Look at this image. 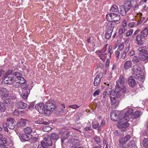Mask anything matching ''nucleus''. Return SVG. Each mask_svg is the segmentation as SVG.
<instances>
[{"label":"nucleus","instance_id":"nucleus-1","mask_svg":"<svg viewBox=\"0 0 148 148\" xmlns=\"http://www.w3.org/2000/svg\"><path fill=\"white\" fill-rule=\"evenodd\" d=\"M126 87L124 85L115 84V90L109 91V94L116 95L117 97H122L124 96V94L126 92Z\"/></svg>","mask_w":148,"mask_h":148},{"label":"nucleus","instance_id":"nucleus-2","mask_svg":"<svg viewBox=\"0 0 148 148\" xmlns=\"http://www.w3.org/2000/svg\"><path fill=\"white\" fill-rule=\"evenodd\" d=\"M110 95V100L111 103V107L114 109L116 108L119 105V101L118 99V97H116V95H114L112 94H108Z\"/></svg>","mask_w":148,"mask_h":148},{"label":"nucleus","instance_id":"nucleus-3","mask_svg":"<svg viewBox=\"0 0 148 148\" xmlns=\"http://www.w3.org/2000/svg\"><path fill=\"white\" fill-rule=\"evenodd\" d=\"M129 121L123 118L119 122L117 125L118 127L121 129V131H125L126 130V128L128 127L129 124L128 123Z\"/></svg>","mask_w":148,"mask_h":148},{"label":"nucleus","instance_id":"nucleus-4","mask_svg":"<svg viewBox=\"0 0 148 148\" xmlns=\"http://www.w3.org/2000/svg\"><path fill=\"white\" fill-rule=\"evenodd\" d=\"M131 7L130 3L128 2L120 7L119 12L123 16H125L126 14V12L129 10Z\"/></svg>","mask_w":148,"mask_h":148},{"label":"nucleus","instance_id":"nucleus-5","mask_svg":"<svg viewBox=\"0 0 148 148\" xmlns=\"http://www.w3.org/2000/svg\"><path fill=\"white\" fill-rule=\"evenodd\" d=\"M7 123L3 125L4 127L6 126H8L11 129H13L16 124V122L15 121V119L14 118H9L7 119Z\"/></svg>","mask_w":148,"mask_h":148},{"label":"nucleus","instance_id":"nucleus-6","mask_svg":"<svg viewBox=\"0 0 148 148\" xmlns=\"http://www.w3.org/2000/svg\"><path fill=\"white\" fill-rule=\"evenodd\" d=\"M56 108L55 104L52 103H47L46 106V115H49Z\"/></svg>","mask_w":148,"mask_h":148},{"label":"nucleus","instance_id":"nucleus-7","mask_svg":"<svg viewBox=\"0 0 148 148\" xmlns=\"http://www.w3.org/2000/svg\"><path fill=\"white\" fill-rule=\"evenodd\" d=\"M0 95L1 99L4 100L8 99L9 97V91L4 88H0Z\"/></svg>","mask_w":148,"mask_h":148},{"label":"nucleus","instance_id":"nucleus-8","mask_svg":"<svg viewBox=\"0 0 148 148\" xmlns=\"http://www.w3.org/2000/svg\"><path fill=\"white\" fill-rule=\"evenodd\" d=\"M35 108L40 113L46 114V106L43 103H41L36 104Z\"/></svg>","mask_w":148,"mask_h":148},{"label":"nucleus","instance_id":"nucleus-9","mask_svg":"<svg viewBox=\"0 0 148 148\" xmlns=\"http://www.w3.org/2000/svg\"><path fill=\"white\" fill-rule=\"evenodd\" d=\"M136 43L138 45L141 46L145 42V38L140 34L137 35L135 38Z\"/></svg>","mask_w":148,"mask_h":148},{"label":"nucleus","instance_id":"nucleus-10","mask_svg":"<svg viewBox=\"0 0 148 148\" xmlns=\"http://www.w3.org/2000/svg\"><path fill=\"white\" fill-rule=\"evenodd\" d=\"M121 112L116 110L113 111L110 114V118L112 120L114 121H116L120 119L119 114Z\"/></svg>","mask_w":148,"mask_h":148},{"label":"nucleus","instance_id":"nucleus-11","mask_svg":"<svg viewBox=\"0 0 148 148\" xmlns=\"http://www.w3.org/2000/svg\"><path fill=\"white\" fill-rule=\"evenodd\" d=\"M4 78L3 80L5 84H12L16 81V79L14 77L10 76L4 77Z\"/></svg>","mask_w":148,"mask_h":148},{"label":"nucleus","instance_id":"nucleus-12","mask_svg":"<svg viewBox=\"0 0 148 148\" xmlns=\"http://www.w3.org/2000/svg\"><path fill=\"white\" fill-rule=\"evenodd\" d=\"M126 111L124 117L123 118L125 119H127V121H129L130 118L129 116L132 114L133 112V110L131 108H127L125 109L122 110V112Z\"/></svg>","mask_w":148,"mask_h":148},{"label":"nucleus","instance_id":"nucleus-13","mask_svg":"<svg viewBox=\"0 0 148 148\" xmlns=\"http://www.w3.org/2000/svg\"><path fill=\"white\" fill-rule=\"evenodd\" d=\"M127 24L125 21L122 22V25L120 26L119 29V34H121L125 32L127 29Z\"/></svg>","mask_w":148,"mask_h":148},{"label":"nucleus","instance_id":"nucleus-14","mask_svg":"<svg viewBox=\"0 0 148 148\" xmlns=\"http://www.w3.org/2000/svg\"><path fill=\"white\" fill-rule=\"evenodd\" d=\"M103 77V74L100 73H99L96 76L95 78L94 82V86H97L99 84L101 79Z\"/></svg>","mask_w":148,"mask_h":148},{"label":"nucleus","instance_id":"nucleus-15","mask_svg":"<svg viewBox=\"0 0 148 148\" xmlns=\"http://www.w3.org/2000/svg\"><path fill=\"white\" fill-rule=\"evenodd\" d=\"M134 78L133 75H132L129 77L128 78V84L129 86L131 87H134L136 84V82L134 79Z\"/></svg>","mask_w":148,"mask_h":148},{"label":"nucleus","instance_id":"nucleus-16","mask_svg":"<svg viewBox=\"0 0 148 148\" xmlns=\"http://www.w3.org/2000/svg\"><path fill=\"white\" fill-rule=\"evenodd\" d=\"M131 138L130 135H127L121 138L119 140V142L121 145L125 144Z\"/></svg>","mask_w":148,"mask_h":148},{"label":"nucleus","instance_id":"nucleus-17","mask_svg":"<svg viewBox=\"0 0 148 148\" xmlns=\"http://www.w3.org/2000/svg\"><path fill=\"white\" fill-rule=\"evenodd\" d=\"M126 79L122 75L120 76L119 79H118L116 82V84H120L124 85L126 82Z\"/></svg>","mask_w":148,"mask_h":148},{"label":"nucleus","instance_id":"nucleus-18","mask_svg":"<svg viewBox=\"0 0 148 148\" xmlns=\"http://www.w3.org/2000/svg\"><path fill=\"white\" fill-rule=\"evenodd\" d=\"M30 136H29L25 134H20L19 137L20 140L22 142H24L27 141L30 138L32 137V135H30Z\"/></svg>","mask_w":148,"mask_h":148},{"label":"nucleus","instance_id":"nucleus-19","mask_svg":"<svg viewBox=\"0 0 148 148\" xmlns=\"http://www.w3.org/2000/svg\"><path fill=\"white\" fill-rule=\"evenodd\" d=\"M44 140L46 142L45 143L47 144V145L48 146H51L52 145V142L50 136L48 135H46L44 137Z\"/></svg>","mask_w":148,"mask_h":148},{"label":"nucleus","instance_id":"nucleus-20","mask_svg":"<svg viewBox=\"0 0 148 148\" xmlns=\"http://www.w3.org/2000/svg\"><path fill=\"white\" fill-rule=\"evenodd\" d=\"M19 94L21 97L24 99H26L28 96V92L26 90L19 89Z\"/></svg>","mask_w":148,"mask_h":148},{"label":"nucleus","instance_id":"nucleus-21","mask_svg":"<svg viewBox=\"0 0 148 148\" xmlns=\"http://www.w3.org/2000/svg\"><path fill=\"white\" fill-rule=\"evenodd\" d=\"M28 121V120L21 119L17 123V126L18 127L24 126L26 125L27 122Z\"/></svg>","mask_w":148,"mask_h":148},{"label":"nucleus","instance_id":"nucleus-22","mask_svg":"<svg viewBox=\"0 0 148 148\" xmlns=\"http://www.w3.org/2000/svg\"><path fill=\"white\" fill-rule=\"evenodd\" d=\"M27 106L26 103L21 101H18L17 102V107L18 108L21 109L25 108Z\"/></svg>","mask_w":148,"mask_h":148},{"label":"nucleus","instance_id":"nucleus-23","mask_svg":"<svg viewBox=\"0 0 148 148\" xmlns=\"http://www.w3.org/2000/svg\"><path fill=\"white\" fill-rule=\"evenodd\" d=\"M110 12L113 14H118L119 11L118 6L116 5H113L110 9Z\"/></svg>","mask_w":148,"mask_h":148},{"label":"nucleus","instance_id":"nucleus-24","mask_svg":"<svg viewBox=\"0 0 148 148\" xmlns=\"http://www.w3.org/2000/svg\"><path fill=\"white\" fill-rule=\"evenodd\" d=\"M141 70L139 66L137 65H134L132 69V75H133V74L134 73L135 74H137L138 73H139L138 72H140Z\"/></svg>","mask_w":148,"mask_h":148},{"label":"nucleus","instance_id":"nucleus-25","mask_svg":"<svg viewBox=\"0 0 148 148\" xmlns=\"http://www.w3.org/2000/svg\"><path fill=\"white\" fill-rule=\"evenodd\" d=\"M113 29V27H112L107 30L105 33V38L106 39H108L111 37Z\"/></svg>","mask_w":148,"mask_h":148},{"label":"nucleus","instance_id":"nucleus-26","mask_svg":"<svg viewBox=\"0 0 148 148\" xmlns=\"http://www.w3.org/2000/svg\"><path fill=\"white\" fill-rule=\"evenodd\" d=\"M139 57L140 60L143 61H148V53H144L143 54L139 53Z\"/></svg>","mask_w":148,"mask_h":148},{"label":"nucleus","instance_id":"nucleus-27","mask_svg":"<svg viewBox=\"0 0 148 148\" xmlns=\"http://www.w3.org/2000/svg\"><path fill=\"white\" fill-rule=\"evenodd\" d=\"M132 63L131 61L128 60L124 64V68L126 70L131 68L132 66Z\"/></svg>","mask_w":148,"mask_h":148},{"label":"nucleus","instance_id":"nucleus-28","mask_svg":"<svg viewBox=\"0 0 148 148\" xmlns=\"http://www.w3.org/2000/svg\"><path fill=\"white\" fill-rule=\"evenodd\" d=\"M115 14L110 13L107 14L106 16V18L107 21H113V18L114 19V17L116 16Z\"/></svg>","mask_w":148,"mask_h":148},{"label":"nucleus","instance_id":"nucleus-29","mask_svg":"<svg viewBox=\"0 0 148 148\" xmlns=\"http://www.w3.org/2000/svg\"><path fill=\"white\" fill-rule=\"evenodd\" d=\"M133 76L136 79H138L139 81H141L143 82L144 81V77L142 75H140L139 73H138L137 74H133Z\"/></svg>","mask_w":148,"mask_h":148},{"label":"nucleus","instance_id":"nucleus-30","mask_svg":"<svg viewBox=\"0 0 148 148\" xmlns=\"http://www.w3.org/2000/svg\"><path fill=\"white\" fill-rule=\"evenodd\" d=\"M5 103V106L9 108H11L13 107V103L11 101L6 99L4 101Z\"/></svg>","mask_w":148,"mask_h":148},{"label":"nucleus","instance_id":"nucleus-31","mask_svg":"<svg viewBox=\"0 0 148 148\" xmlns=\"http://www.w3.org/2000/svg\"><path fill=\"white\" fill-rule=\"evenodd\" d=\"M139 34L141 35V36L144 38L146 37L148 35V27L145 28L144 29L142 30Z\"/></svg>","mask_w":148,"mask_h":148},{"label":"nucleus","instance_id":"nucleus-32","mask_svg":"<svg viewBox=\"0 0 148 148\" xmlns=\"http://www.w3.org/2000/svg\"><path fill=\"white\" fill-rule=\"evenodd\" d=\"M5 104L4 102H0V112H5L6 110Z\"/></svg>","mask_w":148,"mask_h":148},{"label":"nucleus","instance_id":"nucleus-33","mask_svg":"<svg viewBox=\"0 0 148 148\" xmlns=\"http://www.w3.org/2000/svg\"><path fill=\"white\" fill-rule=\"evenodd\" d=\"M136 147L135 141L133 140H131L128 144L126 147L127 148H135Z\"/></svg>","mask_w":148,"mask_h":148},{"label":"nucleus","instance_id":"nucleus-34","mask_svg":"<svg viewBox=\"0 0 148 148\" xmlns=\"http://www.w3.org/2000/svg\"><path fill=\"white\" fill-rule=\"evenodd\" d=\"M137 50L139 52V53H145L146 51V47L145 46L142 47L138 48Z\"/></svg>","mask_w":148,"mask_h":148},{"label":"nucleus","instance_id":"nucleus-35","mask_svg":"<svg viewBox=\"0 0 148 148\" xmlns=\"http://www.w3.org/2000/svg\"><path fill=\"white\" fill-rule=\"evenodd\" d=\"M140 115V112L139 111H136L131 116L132 118L136 119L139 117Z\"/></svg>","mask_w":148,"mask_h":148},{"label":"nucleus","instance_id":"nucleus-36","mask_svg":"<svg viewBox=\"0 0 148 148\" xmlns=\"http://www.w3.org/2000/svg\"><path fill=\"white\" fill-rule=\"evenodd\" d=\"M140 59L137 56H134L132 58V61L133 62L136 64H137L140 63Z\"/></svg>","mask_w":148,"mask_h":148},{"label":"nucleus","instance_id":"nucleus-37","mask_svg":"<svg viewBox=\"0 0 148 148\" xmlns=\"http://www.w3.org/2000/svg\"><path fill=\"white\" fill-rule=\"evenodd\" d=\"M23 131L26 134H30L32 132V129L31 127H27L24 129Z\"/></svg>","mask_w":148,"mask_h":148},{"label":"nucleus","instance_id":"nucleus-38","mask_svg":"<svg viewBox=\"0 0 148 148\" xmlns=\"http://www.w3.org/2000/svg\"><path fill=\"white\" fill-rule=\"evenodd\" d=\"M48 146L47 145L45 142L44 141H41L40 142V144L39 145L38 147L37 148H48Z\"/></svg>","mask_w":148,"mask_h":148},{"label":"nucleus","instance_id":"nucleus-39","mask_svg":"<svg viewBox=\"0 0 148 148\" xmlns=\"http://www.w3.org/2000/svg\"><path fill=\"white\" fill-rule=\"evenodd\" d=\"M113 18V22H112V24L114 25L115 23H116L115 22H117L119 21L120 19V16L119 15H118V14H116V16L114 17V19Z\"/></svg>","mask_w":148,"mask_h":148},{"label":"nucleus","instance_id":"nucleus-40","mask_svg":"<svg viewBox=\"0 0 148 148\" xmlns=\"http://www.w3.org/2000/svg\"><path fill=\"white\" fill-rule=\"evenodd\" d=\"M129 49V47L127 48L125 50H124L123 52H121V58L123 59L125 58V56L126 55V53L128 52Z\"/></svg>","mask_w":148,"mask_h":148},{"label":"nucleus","instance_id":"nucleus-41","mask_svg":"<svg viewBox=\"0 0 148 148\" xmlns=\"http://www.w3.org/2000/svg\"><path fill=\"white\" fill-rule=\"evenodd\" d=\"M143 145L144 147H148V138H145L143 142Z\"/></svg>","mask_w":148,"mask_h":148},{"label":"nucleus","instance_id":"nucleus-42","mask_svg":"<svg viewBox=\"0 0 148 148\" xmlns=\"http://www.w3.org/2000/svg\"><path fill=\"white\" fill-rule=\"evenodd\" d=\"M52 139L53 140H56L58 138V135L56 133L52 134L50 136Z\"/></svg>","mask_w":148,"mask_h":148},{"label":"nucleus","instance_id":"nucleus-43","mask_svg":"<svg viewBox=\"0 0 148 148\" xmlns=\"http://www.w3.org/2000/svg\"><path fill=\"white\" fill-rule=\"evenodd\" d=\"M42 129L45 132H48L51 130V128L49 126H45L43 127Z\"/></svg>","mask_w":148,"mask_h":148},{"label":"nucleus","instance_id":"nucleus-44","mask_svg":"<svg viewBox=\"0 0 148 148\" xmlns=\"http://www.w3.org/2000/svg\"><path fill=\"white\" fill-rule=\"evenodd\" d=\"M107 57V54L106 53L99 55L100 58L103 61L105 60V59Z\"/></svg>","mask_w":148,"mask_h":148},{"label":"nucleus","instance_id":"nucleus-45","mask_svg":"<svg viewBox=\"0 0 148 148\" xmlns=\"http://www.w3.org/2000/svg\"><path fill=\"white\" fill-rule=\"evenodd\" d=\"M14 75L16 77L15 79H16V81L17 80L16 79L21 77L22 76V74L18 72H16L15 73Z\"/></svg>","mask_w":148,"mask_h":148},{"label":"nucleus","instance_id":"nucleus-46","mask_svg":"<svg viewBox=\"0 0 148 148\" xmlns=\"http://www.w3.org/2000/svg\"><path fill=\"white\" fill-rule=\"evenodd\" d=\"M106 47H107L106 45L105 46L103 47V49L102 50L97 51L96 52H98L99 53H102V54H103L104 53H105V52L106 51Z\"/></svg>","mask_w":148,"mask_h":148},{"label":"nucleus","instance_id":"nucleus-47","mask_svg":"<svg viewBox=\"0 0 148 148\" xmlns=\"http://www.w3.org/2000/svg\"><path fill=\"white\" fill-rule=\"evenodd\" d=\"M18 81L20 84H24L25 81L24 79L22 77L18 78Z\"/></svg>","mask_w":148,"mask_h":148},{"label":"nucleus","instance_id":"nucleus-48","mask_svg":"<svg viewBox=\"0 0 148 148\" xmlns=\"http://www.w3.org/2000/svg\"><path fill=\"white\" fill-rule=\"evenodd\" d=\"M134 32V30L133 29H129L127 32L126 33V36H129L132 35Z\"/></svg>","mask_w":148,"mask_h":148},{"label":"nucleus","instance_id":"nucleus-49","mask_svg":"<svg viewBox=\"0 0 148 148\" xmlns=\"http://www.w3.org/2000/svg\"><path fill=\"white\" fill-rule=\"evenodd\" d=\"M30 142L32 143H35L38 141V138L36 137H34L32 138H30Z\"/></svg>","mask_w":148,"mask_h":148},{"label":"nucleus","instance_id":"nucleus-50","mask_svg":"<svg viewBox=\"0 0 148 148\" xmlns=\"http://www.w3.org/2000/svg\"><path fill=\"white\" fill-rule=\"evenodd\" d=\"M94 139L95 142L97 144L100 143L101 142V140L100 138L98 136H96L94 138Z\"/></svg>","mask_w":148,"mask_h":148},{"label":"nucleus","instance_id":"nucleus-51","mask_svg":"<svg viewBox=\"0 0 148 148\" xmlns=\"http://www.w3.org/2000/svg\"><path fill=\"white\" fill-rule=\"evenodd\" d=\"M100 90L99 89L97 90L93 94V96L95 97L96 95H99V94Z\"/></svg>","mask_w":148,"mask_h":148},{"label":"nucleus","instance_id":"nucleus-52","mask_svg":"<svg viewBox=\"0 0 148 148\" xmlns=\"http://www.w3.org/2000/svg\"><path fill=\"white\" fill-rule=\"evenodd\" d=\"M21 84L18 82H17L13 85V86L16 88H18L21 86Z\"/></svg>","mask_w":148,"mask_h":148},{"label":"nucleus","instance_id":"nucleus-53","mask_svg":"<svg viewBox=\"0 0 148 148\" xmlns=\"http://www.w3.org/2000/svg\"><path fill=\"white\" fill-rule=\"evenodd\" d=\"M68 107L71 108H72L73 109H76L77 108L79 107V106H78L77 105H69L68 106Z\"/></svg>","mask_w":148,"mask_h":148},{"label":"nucleus","instance_id":"nucleus-54","mask_svg":"<svg viewBox=\"0 0 148 148\" xmlns=\"http://www.w3.org/2000/svg\"><path fill=\"white\" fill-rule=\"evenodd\" d=\"M16 98V97L13 94H11L9 96V97L8 98V99H15Z\"/></svg>","mask_w":148,"mask_h":148},{"label":"nucleus","instance_id":"nucleus-55","mask_svg":"<svg viewBox=\"0 0 148 148\" xmlns=\"http://www.w3.org/2000/svg\"><path fill=\"white\" fill-rule=\"evenodd\" d=\"M135 54V52L133 50H131L128 53V55L130 56H134Z\"/></svg>","mask_w":148,"mask_h":148},{"label":"nucleus","instance_id":"nucleus-56","mask_svg":"<svg viewBox=\"0 0 148 148\" xmlns=\"http://www.w3.org/2000/svg\"><path fill=\"white\" fill-rule=\"evenodd\" d=\"M124 46L122 44H121L119 45V48L120 50L121 51L124 48Z\"/></svg>","mask_w":148,"mask_h":148},{"label":"nucleus","instance_id":"nucleus-57","mask_svg":"<svg viewBox=\"0 0 148 148\" xmlns=\"http://www.w3.org/2000/svg\"><path fill=\"white\" fill-rule=\"evenodd\" d=\"M42 119H40L36 121V122L38 124H42Z\"/></svg>","mask_w":148,"mask_h":148},{"label":"nucleus","instance_id":"nucleus-58","mask_svg":"<svg viewBox=\"0 0 148 148\" xmlns=\"http://www.w3.org/2000/svg\"><path fill=\"white\" fill-rule=\"evenodd\" d=\"M28 87L26 85L22 86L21 87V90H25Z\"/></svg>","mask_w":148,"mask_h":148},{"label":"nucleus","instance_id":"nucleus-59","mask_svg":"<svg viewBox=\"0 0 148 148\" xmlns=\"http://www.w3.org/2000/svg\"><path fill=\"white\" fill-rule=\"evenodd\" d=\"M0 141H1L2 142H1V144L2 143L5 144L6 143L7 140L6 138H3L2 140H0Z\"/></svg>","mask_w":148,"mask_h":148},{"label":"nucleus","instance_id":"nucleus-60","mask_svg":"<svg viewBox=\"0 0 148 148\" xmlns=\"http://www.w3.org/2000/svg\"><path fill=\"white\" fill-rule=\"evenodd\" d=\"M112 47L111 46H110L109 47V49H108L109 53L110 54V55L112 53Z\"/></svg>","mask_w":148,"mask_h":148},{"label":"nucleus","instance_id":"nucleus-61","mask_svg":"<svg viewBox=\"0 0 148 148\" xmlns=\"http://www.w3.org/2000/svg\"><path fill=\"white\" fill-rule=\"evenodd\" d=\"M115 53L116 54V56L117 58H119V56L120 55V52L118 51H116L115 52Z\"/></svg>","mask_w":148,"mask_h":148},{"label":"nucleus","instance_id":"nucleus-62","mask_svg":"<svg viewBox=\"0 0 148 148\" xmlns=\"http://www.w3.org/2000/svg\"><path fill=\"white\" fill-rule=\"evenodd\" d=\"M135 24L134 23H129L128 25V26L130 27H132Z\"/></svg>","mask_w":148,"mask_h":148},{"label":"nucleus","instance_id":"nucleus-63","mask_svg":"<svg viewBox=\"0 0 148 148\" xmlns=\"http://www.w3.org/2000/svg\"><path fill=\"white\" fill-rule=\"evenodd\" d=\"M99 126V124L96 123V124L92 125V127L94 128H96L98 127Z\"/></svg>","mask_w":148,"mask_h":148},{"label":"nucleus","instance_id":"nucleus-64","mask_svg":"<svg viewBox=\"0 0 148 148\" xmlns=\"http://www.w3.org/2000/svg\"><path fill=\"white\" fill-rule=\"evenodd\" d=\"M0 148H6V147L4 144L2 143L0 144Z\"/></svg>","mask_w":148,"mask_h":148}]
</instances>
